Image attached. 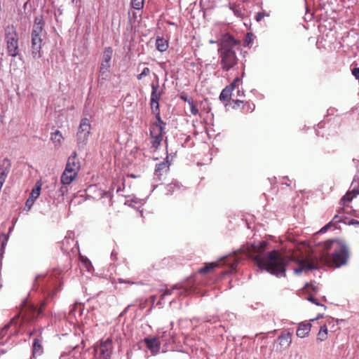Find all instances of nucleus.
Instances as JSON below:
<instances>
[{
  "label": "nucleus",
  "mask_w": 359,
  "mask_h": 359,
  "mask_svg": "<svg viewBox=\"0 0 359 359\" xmlns=\"http://www.w3.org/2000/svg\"><path fill=\"white\" fill-rule=\"evenodd\" d=\"M68 192L67 185L61 184L60 187L56 190L55 194L53 196L54 198L63 197Z\"/></svg>",
  "instance_id": "c756f323"
},
{
  "label": "nucleus",
  "mask_w": 359,
  "mask_h": 359,
  "mask_svg": "<svg viewBox=\"0 0 359 359\" xmlns=\"http://www.w3.org/2000/svg\"><path fill=\"white\" fill-rule=\"evenodd\" d=\"M252 37L253 34L252 33H247L243 43L244 46H250L252 40Z\"/></svg>",
  "instance_id": "a19ab883"
},
{
  "label": "nucleus",
  "mask_w": 359,
  "mask_h": 359,
  "mask_svg": "<svg viewBox=\"0 0 359 359\" xmlns=\"http://www.w3.org/2000/svg\"><path fill=\"white\" fill-rule=\"evenodd\" d=\"M118 281H119V283H128V284H133V282H131L130 280H124L123 279H119Z\"/></svg>",
  "instance_id": "3c124183"
},
{
  "label": "nucleus",
  "mask_w": 359,
  "mask_h": 359,
  "mask_svg": "<svg viewBox=\"0 0 359 359\" xmlns=\"http://www.w3.org/2000/svg\"><path fill=\"white\" fill-rule=\"evenodd\" d=\"M76 153L74 151L72 154L68 158L65 169L69 170V171L79 172L80 170V162L76 161Z\"/></svg>",
  "instance_id": "a211bd4d"
},
{
  "label": "nucleus",
  "mask_w": 359,
  "mask_h": 359,
  "mask_svg": "<svg viewBox=\"0 0 359 359\" xmlns=\"http://www.w3.org/2000/svg\"><path fill=\"white\" fill-rule=\"evenodd\" d=\"M263 18H264V11L259 12L257 13V15L255 16V20L257 22H260Z\"/></svg>",
  "instance_id": "de8ad7c7"
},
{
  "label": "nucleus",
  "mask_w": 359,
  "mask_h": 359,
  "mask_svg": "<svg viewBox=\"0 0 359 359\" xmlns=\"http://www.w3.org/2000/svg\"><path fill=\"white\" fill-rule=\"evenodd\" d=\"M46 302L43 301L39 305H35L29 302H24L20 311L16 314L1 330V334L5 335L7 330L13 327V333L25 332L27 328L33 325L35 321L43 316V309Z\"/></svg>",
  "instance_id": "f03ea898"
},
{
  "label": "nucleus",
  "mask_w": 359,
  "mask_h": 359,
  "mask_svg": "<svg viewBox=\"0 0 359 359\" xmlns=\"http://www.w3.org/2000/svg\"><path fill=\"white\" fill-rule=\"evenodd\" d=\"M332 226H334V225L333 224V221L330 222L326 225H325L323 228H321V229L319 231V233H325Z\"/></svg>",
  "instance_id": "37998d69"
},
{
  "label": "nucleus",
  "mask_w": 359,
  "mask_h": 359,
  "mask_svg": "<svg viewBox=\"0 0 359 359\" xmlns=\"http://www.w3.org/2000/svg\"><path fill=\"white\" fill-rule=\"evenodd\" d=\"M111 64L100 62L98 71L97 82L102 85L110 77Z\"/></svg>",
  "instance_id": "dca6fc26"
},
{
  "label": "nucleus",
  "mask_w": 359,
  "mask_h": 359,
  "mask_svg": "<svg viewBox=\"0 0 359 359\" xmlns=\"http://www.w3.org/2000/svg\"><path fill=\"white\" fill-rule=\"evenodd\" d=\"M44 22L41 15L34 18V23L32 31V55L34 58L41 57V33L43 29Z\"/></svg>",
  "instance_id": "39448f33"
},
{
  "label": "nucleus",
  "mask_w": 359,
  "mask_h": 359,
  "mask_svg": "<svg viewBox=\"0 0 359 359\" xmlns=\"http://www.w3.org/2000/svg\"><path fill=\"white\" fill-rule=\"evenodd\" d=\"M113 55V49L111 47H106L104 49L102 60L100 62L111 64V60Z\"/></svg>",
  "instance_id": "b1692460"
},
{
  "label": "nucleus",
  "mask_w": 359,
  "mask_h": 359,
  "mask_svg": "<svg viewBox=\"0 0 359 359\" xmlns=\"http://www.w3.org/2000/svg\"><path fill=\"white\" fill-rule=\"evenodd\" d=\"M151 138L152 139V141H151L152 147L154 148H157L160 145V144L163 140V136H154V137H151Z\"/></svg>",
  "instance_id": "c9c22d12"
},
{
  "label": "nucleus",
  "mask_w": 359,
  "mask_h": 359,
  "mask_svg": "<svg viewBox=\"0 0 359 359\" xmlns=\"http://www.w3.org/2000/svg\"><path fill=\"white\" fill-rule=\"evenodd\" d=\"M77 175V172L69 171V168L65 169L60 177L61 184L69 185L76 178Z\"/></svg>",
  "instance_id": "aec40b11"
},
{
  "label": "nucleus",
  "mask_w": 359,
  "mask_h": 359,
  "mask_svg": "<svg viewBox=\"0 0 359 359\" xmlns=\"http://www.w3.org/2000/svg\"><path fill=\"white\" fill-rule=\"evenodd\" d=\"M305 288L308 290V292L312 291L315 293L318 292V287L313 283H306L305 285Z\"/></svg>",
  "instance_id": "58836bf2"
},
{
  "label": "nucleus",
  "mask_w": 359,
  "mask_h": 359,
  "mask_svg": "<svg viewBox=\"0 0 359 359\" xmlns=\"http://www.w3.org/2000/svg\"><path fill=\"white\" fill-rule=\"evenodd\" d=\"M243 72H242V76H243L244 74H245V65H243Z\"/></svg>",
  "instance_id": "bf43d9fd"
},
{
  "label": "nucleus",
  "mask_w": 359,
  "mask_h": 359,
  "mask_svg": "<svg viewBox=\"0 0 359 359\" xmlns=\"http://www.w3.org/2000/svg\"><path fill=\"white\" fill-rule=\"evenodd\" d=\"M285 184H286L287 186H290V184H288V182H286V183H285Z\"/></svg>",
  "instance_id": "0e129e2a"
},
{
  "label": "nucleus",
  "mask_w": 359,
  "mask_h": 359,
  "mask_svg": "<svg viewBox=\"0 0 359 359\" xmlns=\"http://www.w3.org/2000/svg\"><path fill=\"white\" fill-rule=\"evenodd\" d=\"M238 263V259L236 257V255H230L222 257L218 262L206 264L203 267L199 269L198 271L200 273H208L221 264L229 265L230 266V271H232L236 269Z\"/></svg>",
  "instance_id": "0eeeda50"
},
{
  "label": "nucleus",
  "mask_w": 359,
  "mask_h": 359,
  "mask_svg": "<svg viewBox=\"0 0 359 359\" xmlns=\"http://www.w3.org/2000/svg\"><path fill=\"white\" fill-rule=\"evenodd\" d=\"M176 287H172L170 289H166L163 293L162 294L161 299H163L165 296L170 295L172 294L173 291L176 290Z\"/></svg>",
  "instance_id": "a18cd8bd"
},
{
  "label": "nucleus",
  "mask_w": 359,
  "mask_h": 359,
  "mask_svg": "<svg viewBox=\"0 0 359 359\" xmlns=\"http://www.w3.org/2000/svg\"><path fill=\"white\" fill-rule=\"evenodd\" d=\"M231 9L233 11V13L238 18H242L243 16V13L241 8L238 6H233L231 7Z\"/></svg>",
  "instance_id": "ea45409f"
},
{
  "label": "nucleus",
  "mask_w": 359,
  "mask_h": 359,
  "mask_svg": "<svg viewBox=\"0 0 359 359\" xmlns=\"http://www.w3.org/2000/svg\"><path fill=\"white\" fill-rule=\"evenodd\" d=\"M359 194V190L353 189V194L348 191L341 199L340 203L342 205H345L347 202H350L354 197Z\"/></svg>",
  "instance_id": "5701e85b"
},
{
  "label": "nucleus",
  "mask_w": 359,
  "mask_h": 359,
  "mask_svg": "<svg viewBox=\"0 0 359 359\" xmlns=\"http://www.w3.org/2000/svg\"><path fill=\"white\" fill-rule=\"evenodd\" d=\"M156 47L160 52H163L166 50L168 47V41L163 38H158L156 41Z\"/></svg>",
  "instance_id": "a878e982"
},
{
  "label": "nucleus",
  "mask_w": 359,
  "mask_h": 359,
  "mask_svg": "<svg viewBox=\"0 0 359 359\" xmlns=\"http://www.w3.org/2000/svg\"><path fill=\"white\" fill-rule=\"evenodd\" d=\"M306 299H307L308 301H309V302H312V303L315 304H316V305H317V306H323L324 308H325V306H324V305H323V304H320L319 303V302H318L316 299H315L313 297H312V296H311V295H310V296H309V297L306 298Z\"/></svg>",
  "instance_id": "49530a36"
},
{
  "label": "nucleus",
  "mask_w": 359,
  "mask_h": 359,
  "mask_svg": "<svg viewBox=\"0 0 359 359\" xmlns=\"http://www.w3.org/2000/svg\"><path fill=\"white\" fill-rule=\"evenodd\" d=\"M240 80H241V79H240V78H239V77H236V78L233 80V82H232L229 86H233V88H235V86H236V83H237L238 82H239V81H240Z\"/></svg>",
  "instance_id": "8fccbe9b"
},
{
  "label": "nucleus",
  "mask_w": 359,
  "mask_h": 359,
  "mask_svg": "<svg viewBox=\"0 0 359 359\" xmlns=\"http://www.w3.org/2000/svg\"><path fill=\"white\" fill-rule=\"evenodd\" d=\"M115 255H116V254H115V252H111V256H115Z\"/></svg>",
  "instance_id": "e2e57ef3"
},
{
  "label": "nucleus",
  "mask_w": 359,
  "mask_h": 359,
  "mask_svg": "<svg viewBox=\"0 0 359 359\" xmlns=\"http://www.w3.org/2000/svg\"><path fill=\"white\" fill-rule=\"evenodd\" d=\"M233 109H242L244 108V102L239 100H233Z\"/></svg>",
  "instance_id": "4c0bfd02"
},
{
  "label": "nucleus",
  "mask_w": 359,
  "mask_h": 359,
  "mask_svg": "<svg viewBox=\"0 0 359 359\" xmlns=\"http://www.w3.org/2000/svg\"><path fill=\"white\" fill-rule=\"evenodd\" d=\"M292 333L289 331H283L278 337L279 344L284 348H288L292 343Z\"/></svg>",
  "instance_id": "6ab92c4d"
},
{
  "label": "nucleus",
  "mask_w": 359,
  "mask_h": 359,
  "mask_svg": "<svg viewBox=\"0 0 359 359\" xmlns=\"http://www.w3.org/2000/svg\"><path fill=\"white\" fill-rule=\"evenodd\" d=\"M131 4L133 8L140 10L144 6V0H131Z\"/></svg>",
  "instance_id": "f704fd0d"
},
{
  "label": "nucleus",
  "mask_w": 359,
  "mask_h": 359,
  "mask_svg": "<svg viewBox=\"0 0 359 359\" xmlns=\"http://www.w3.org/2000/svg\"><path fill=\"white\" fill-rule=\"evenodd\" d=\"M268 243L258 241L248 248V254L255 265L261 271H266L276 277L286 276V266L291 260L283 256L278 250L266 252Z\"/></svg>",
  "instance_id": "f257e3e1"
},
{
  "label": "nucleus",
  "mask_w": 359,
  "mask_h": 359,
  "mask_svg": "<svg viewBox=\"0 0 359 359\" xmlns=\"http://www.w3.org/2000/svg\"><path fill=\"white\" fill-rule=\"evenodd\" d=\"M255 107V106L253 103L245 102L244 108L243 110L245 113H251L254 111Z\"/></svg>",
  "instance_id": "e433bc0d"
},
{
  "label": "nucleus",
  "mask_w": 359,
  "mask_h": 359,
  "mask_svg": "<svg viewBox=\"0 0 359 359\" xmlns=\"http://www.w3.org/2000/svg\"><path fill=\"white\" fill-rule=\"evenodd\" d=\"M35 188L32 189L30 196L29 198H32L34 201H35L40 195V190H41V184H39V182H38L36 185Z\"/></svg>",
  "instance_id": "2f4dec72"
},
{
  "label": "nucleus",
  "mask_w": 359,
  "mask_h": 359,
  "mask_svg": "<svg viewBox=\"0 0 359 359\" xmlns=\"http://www.w3.org/2000/svg\"><path fill=\"white\" fill-rule=\"evenodd\" d=\"M322 317H323V315H319V316L316 318V319H319L320 318H322Z\"/></svg>",
  "instance_id": "680f3d73"
},
{
  "label": "nucleus",
  "mask_w": 359,
  "mask_h": 359,
  "mask_svg": "<svg viewBox=\"0 0 359 359\" xmlns=\"http://www.w3.org/2000/svg\"><path fill=\"white\" fill-rule=\"evenodd\" d=\"M327 338V328L326 325L320 326V330L318 333L317 339L323 341Z\"/></svg>",
  "instance_id": "c85d7f7f"
},
{
  "label": "nucleus",
  "mask_w": 359,
  "mask_h": 359,
  "mask_svg": "<svg viewBox=\"0 0 359 359\" xmlns=\"http://www.w3.org/2000/svg\"><path fill=\"white\" fill-rule=\"evenodd\" d=\"M181 98H182L184 101H185V102H188V99H189L188 97H184V96H182V97H181Z\"/></svg>",
  "instance_id": "6e6d98bb"
},
{
  "label": "nucleus",
  "mask_w": 359,
  "mask_h": 359,
  "mask_svg": "<svg viewBox=\"0 0 359 359\" xmlns=\"http://www.w3.org/2000/svg\"><path fill=\"white\" fill-rule=\"evenodd\" d=\"M332 221H333V224L334 225V224H335V223L340 222L341 221V218H339V217L337 215H336L333 217V219H332Z\"/></svg>",
  "instance_id": "09e8293b"
},
{
  "label": "nucleus",
  "mask_w": 359,
  "mask_h": 359,
  "mask_svg": "<svg viewBox=\"0 0 359 359\" xmlns=\"http://www.w3.org/2000/svg\"><path fill=\"white\" fill-rule=\"evenodd\" d=\"M311 324L302 323L299 325V327L297 330V336L300 338H304L309 335L311 331Z\"/></svg>",
  "instance_id": "412c9836"
},
{
  "label": "nucleus",
  "mask_w": 359,
  "mask_h": 359,
  "mask_svg": "<svg viewBox=\"0 0 359 359\" xmlns=\"http://www.w3.org/2000/svg\"><path fill=\"white\" fill-rule=\"evenodd\" d=\"M63 139L61 132L58 130L51 133L50 140L54 144L55 147H60L62 144V140Z\"/></svg>",
  "instance_id": "393cba45"
},
{
  "label": "nucleus",
  "mask_w": 359,
  "mask_h": 359,
  "mask_svg": "<svg viewBox=\"0 0 359 359\" xmlns=\"http://www.w3.org/2000/svg\"><path fill=\"white\" fill-rule=\"evenodd\" d=\"M233 90L232 86H226L219 95V100L222 102H228L231 99V93Z\"/></svg>",
  "instance_id": "4be33fe9"
},
{
  "label": "nucleus",
  "mask_w": 359,
  "mask_h": 359,
  "mask_svg": "<svg viewBox=\"0 0 359 359\" xmlns=\"http://www.w3.org/2000/svg\"><path fill=\"white\" fill-rule=\"evenodd\" d=\"M149 73H150V69H149V68H148V67H145V68H144V69L142 70V72L137 76V79L138 80H141L143 77H144V76H146L149 75Z\"/></svg>",
  "instance_id": "79ce46f5"
},
{
  "label": "nucleus",
  "mask_w": 359,
  "mask_h": 359,
  "mask_svg": "<svg viewBox=\"0 0 359 359\" xmlns=\"http://www.w3.org/2000/svg\"><path fill=\"white\" fill-rule=\"evenodd\" d=\"M12 230L11 228L9 229V232ZM9 237V233H1L0 236V243H1V248H0V254L4 255V249L6 248V245L7 244L8 240Z\"/></svg>",
  "instance_id": "cd10ccee"
},
{
  "label": "nucleus",
  "mask_w": 359,
  "mask_h": 359,
  "mask_svg": "<svg viewBox=\"0 0 359 359\" xmlns=\"http://www.w3.org/2000/svg\"><path fill=\"white\" fill-rule=\"evenodd\" d=\"M269 15H269V13H266V12H264V17H269Z\"/></svg>",
  "instance_id": "4d7b16f0"
},
{
  "label": "nucleus",
  "mask_w": 359,
  "mask_h": 359,
  "mask_svg": "<svg viewBox=\"0 0 359 359\" xmlns=\"http://www.w3.org/2000/svg\"><path fill=\"white\" fill-rule=\"evenodd\" d=\"M297 263L298 264V267L294 269V273L297 275L303 271L307 272L313 269H318V262L313 260L310 261L308 258L297 259Z\"/></svg>",
  "instance_id": "9d476101"
},
{
  "label": "nucleus",
  "mask_w": 359,
  "mask_h": 359,
  "mask_svg": "<svg viewBox=\"0 0 359 359\" xmlns=\"http://www.w3.org/2000/svg\"><path fill=\"white\" fill-rule=\"evenodd\" d=\"M157 337L163 347V351L165 352L169 346L175 343L174 333L170 330L158 331Z\"/></svg>",
  "instance_id": "9b49d317"
},
{
  "label": "nucleus",
  "mask_w": 359,
  "mask_h": 359,
  "mask_svg": "<svg viewBox=\"0 0 359 359\" xmlns=\"http://www.w3.org/2000/svg\"><path fill=\"white\" fill-rule=\"evenodd\" d=\"M6 163H7V165L9 167L10 166V161L8 158H5L4 160V164H5Z\"/></svg>",
  "instance_id": "864d4df0"
},
{
  "label": "nucleus",
  "mask_w": 359,
  "mask_h": 359,
  "mask_svg": "<svg viewBox=\"0 0 359 359\" xmlns=\"http://www.w3.org/2000/svg\"><path fill=\"white\" fill-rule=\"evenodd\" d=\"M34 199L32 198H28L26 202H25V210H29L32 208V206L34 204Z\"/></svg>",
  "instance_id": "c03bdc74"
},
{
  "label": "nucleus",
  "mask_w": 359,
  "mask_h": 359,
  "mask_svg": "<svg viewBox=\"0 0 359 359\" xmlns=\"http://www.w3.org/2000/svg\"><path fill=\"white\" fill-rule=\"evenodd\" d=\"M46 278V276L43 274L37 275L35 278L33 287L36 290L40 285L41 281H44Z\"/></svg>",
  "instance_id": "72a5a7b5"
},
{
  "label": "nucleus",
  "mask_w": 359,
  "mask_h": 359,
  "mask_svg": "<svg viewBox=\"0 0 359 359\" xmlns=\"http://www.w3.org/2000/svg\"><path fill=\"white\" fill-rule=\"evenodd\" d=\"M241 41L229 33L223 34L219 41L218 53L220 58L221 69L229 72L238 65V58L236 49H239Z\"/></svg>",
  "instance_id": "7ed1b4c3"
},
{
  "label": "nucleus",
  "mask_w": 359,
  "mask_h": 359,
  "mask_svg": "<svg viewBox=\"0 0 359 359\" xmlns=\"http://www.w3.org/2000/svg\"><path fill=\"white\" fill-rule=\"evenodd\" d=\"M164 128L158 126V125H151L150 126V136H163Z\"/></svg>",
  "instance_id": "bb28decb"
},
{
  "label": "nucleus",
  "mask_w": 359,
  "mask_h": 359,
  "mask_svg": "<svg viewBox=\"0 0 359 359\" xmlns=\"http://www.w3.org/2000/svg\"><path fill=\"white\" fill-rule=\"evenodd\" d=\"M111 339L107 338L105 341H102L100 346L95 349L98 354L97 359H111Z\"/></svg>",
  "instance_id": "1a4fd4ad"
},
{
  "label": "nucleus",
  "mask_w": 359,
  "mask_h": 359,
  "mask_svg": "<svg viewBox=\"0 0 359 359\" xmlns=\"http://www.w3.org/2000/svg\"><path fill=\"white\" fill-rule=\"evenodd\" d=\"M91 126L87 118H81L76 133V143L79 149H83L88 142Z\"/></svg>",
  "instance_id": "6e6552de"
},
{
  "label": "nucleus",
  "mask_w": 359,
  "mask_h": 359,
  "mask_svg": "<svg viewBox=\"0 0 359 359\" xmlns=\"http://www.w3.org/2000/svg\"><path fill=\"white\" fill-rule=\"evenodd\" d=\"M5 41L7 53L11 57H16L19 54V38L16 28L13 25H8L4 28Z\"/></svg>",
  "instance_id": "423d86ee"
},
{
  "label": "nucleus",
  "mask_w": 359,
  "mask_h": 359,
  "mask_svg": "<svg viewBox=\"0 0 359 359\" xmlns=\"http://www.w3.org/2000/svg\"><path fill=\"white\" fill-rule=\"evenodd\" d=\"M72 2H74V0H72Z\"/></svg>",
  "instance_id": "69168bd1"
},
{
  "label": "nucleus",
  "mask_w": 359,
  "mask_h": 359,
  "mask_svg": "<svg viewBox=\"0 0 359 359\" xmlns=\"http://www.w3.org/2000/svg\"><path fill=\"white\" fill-rule=\"evenodd\" d=\"M188 104L190 107V111L193 115H197L198 114V109L195 104L192 98L188 99Z\"/></svg>",
  "instance_id": "473e14b6"
},
{
  "label": "nucleus",
  "mask_w": 359,
  "mask_h": 359,
  "mask_svg": "<svg viewBox=\"0 0 359 359\" xmlns=\"http://www.w3.org/2000/svg\"><path fill=\"white\" fill-rule=\"evenodd\" d=\"M130 306L128 305L123 311V313H126Z\"/></svg>",
  "instance_id": "13d9d810"
},
{
  "label": "nucleus",
  "mask_w": 359,
  "mask_h": 359,
  "mask_svg": "<svg viewBox=\"0 0 359 359\" xmlns=\"http://www.w3.org/2000/svg\"><path fill=\"white\" fill-rule=\"evenodd\" d=\"M36 332V330L34 329L32 331L28 332V334L29 337H32Z\"/></svg>",
  "instance_id": "603ef678"
},
{
  "label": "nucleus",
  "mask_w": 359,
  "mask_h": 359,
  "mask_svg": "<svg viewBox=\"0 0 359 359\" xmlns=\"http://www.w3.org/2000/svg\"><path fill=\"white\" fill-rule=\"evenodd\" d=\"M325 252V260L329 266L339 268L347 264L350 257V250L343 240L332 239L323 244Z\"/></svg>",
  "instance_id": "20e7f679"
},
{
  "label": "nucleus",
  "mask_w": 359,
  "mask_h": 359,
  "mask_svg": "<svg viewBox=\"0 0 359 359\" xmlns=\"http://www.w3.org/2000/svg\"><path fill=\"white\" fill-rule=\"evenodd\" d=\"M350 224H359V222L357 221V220H354V219H351Z\"/></svg>",
  "instance_id": "5fc2aeb1"
},
{
  "label": "nucleus",
  "mask_w": 359,
  "mask_h": 359,
  "mask_svg": "<svg viewBox=\"0 0 359 359\" xmlns=\"http://www.w3.org/2000/svg\"><path fill=\"white\" fill-rule=\"evenodd\" d=\"M143 341L152 355H156L159 352L161 344L157 336L153 337H145L143 339Z\"/></svg>",
  "instance_id": "2eb2a0df"
},
{
  "label": "nucleus",
  "mask_w": 359,
  "mask_h": 359,
  "mask_svg": "<svg viewBox=\"0 0 359 359\" xmlns=\"http://www.w3.org/2000/svg\"><path fill=\"white\" fill-rule=\"evenodd\" d=\"M88 191L94 194L92 196L94 199H103V203H106L105 200H107V204L112 205V196L109 192L100 189L95 185L90 186L88 188Z\"/></svg>",
  "instance_id": "f8f14e48"
},
{
  "label": "nucleus",
  "mask_w": 359,
  "mask_h": 359,
  "mask_svg": "<svg viewBox=\"0 0 359 359\" xmlns=\"http://www.w3.org/2000/svg\"><path fill=\"white\" fill-rule=\"evenodd\" d=\"M151 100H150V105L151 110L156 111L159 108V100L162 95V93L158 91V89L159 88L158 82L156 83H152L151 85Z\"/></svg>",
  "instance_id": "4468645a"
},
{
  "label": "nucleus",
  "mask_w": 359,
  "mask_h": 359,
  "mask_svg": "<svg viewBox=\"0 0 359 359\" xmlns=\"http://www.w3.org/2000/svg\"><path fill=\"white\" fill-rule=\"evenodd\" d=\"M152 299V301L154 302L155 301V299H156V297L155 296H151V297Z\"/></svg>",
  "instance_id": "052dcab7"
},
{
  "label": "nucleus",
  "mask_w": 359,
  "mask_h": 359,
  "mask_svg": "<svg viewBox=\"0 0 359 359\" xmlns=\"http://www.w3.org/2000/svg\"><path fill=\"white\" fill-rule=\"evenodd\" d=\"M152 113L156 116V122L152 123L151 125H158V126H165V123L161 118L160 115V109H158L156 111L151 110Z\"/></svg>",
  "instance_id": "7c9ffc66"
},
{
  "label": "nucleus",
  "mask_w": 359,
  "mask_h": 359,
  "mask_svg": "<svg viewBox=\"0 0 359 359\" xmlns=\"http://www.w3.org/2000/svg\"><path fill=\"white\" fill-rule=\"evenodd\" d=\"M41 334L42 330H40L39 335L34 339L32 344V355L34 357L41 355L43 353Z\"/></svg>",
  "instance_id": "f3484780"
},
{
  "label": "nucleus",
  "mask_w": 359,
  "mask_h": 359,
  "mask_svg": "<svg viewBox=\"0 0 359 359\" xmlns=\"http://www.w3.org/2000/svg\"><path fill=\"white\" fill-rule=\"evenodd\" d=\"M170 163L167 157L163 161L157 163L154 170V177L157 180H162L170 169Z\"/></svg>",
  "instance_id": "ddd939ff"
}]
</instances>
